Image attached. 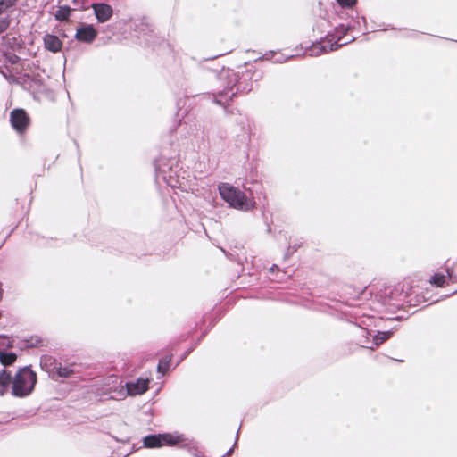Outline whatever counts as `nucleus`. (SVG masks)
<instances>
[{
  "label": "nucleus",
  "mask_w": 457,
  "mask_h": 457,
  "mask_svg": "<svg viewBox=\"0 0 457 457\" xmlns=\"http://www.w3.org/2000/svg\"><path fill=\"white\" fill-rule=\"evenodd\" d=\"M36 383V372L29 367L21 368L11 379L12 394L15 397H26L33 392Z\"/></svg>",
  "instance_id": "nucleus-1"
},
{
  "label": "nucleus",
  "mask_w": 457,
  "mask_h": 457,
  "mask_svg": "<svg viewBox=\"0 0 457 457\" xmlns=\"http://www.w3.org/2000/svg\"><path fill=\"white\" fill-rule=\"evenodd\" d=\"M219 192L221 198L235 209L247 212L255 206V202L253 199L248 198L244 192L230 184L220 185Z\"/></svg>",
  "instance_id": "nucleus-2"
},
{
  "label": "nucleus",
  "mask_w": 457,
  "mask_h": 457,
  "mask_svg": "<svg viewBox=\"0 0 457 457\" xmlns=\"http://www.w3.org/2000/svg\"><path fill=\"white\" fill-rule=\"evenodd\" d=\"M183 440L181 435L179 434H162L147 436L144 439L145 447L154 448L161 447L163 445H174Z\"/></svg>",
  "instance_id": "nucleus-3"
},
{
  "label": "nucleus",
  "mask_w": 457,
  "mask_h": 457,
  "mask_svg": "<svg viewBox=\"0 0 457 457\" xmlns=\"http://www.w3.org/2000/svg\"><path fill=\"white\" fill-rule=\"evenodd\" d=\"M11 123L18 132H22L29 125V118L21 109L13 110L11 112Z\"/></svg>",
  "instance_id": "nucleus-4"
},
{
  "label": "nucleus",
  "mask_w": 457,
  "mask_h": 457,
  "mask_svg": "<svg viewBox=\"0 0 457 457\" xmlns=\"http://www.w3.org/2000/svg\"><path fill=\"white\" fill-rule=\"evenodd\" d=\"M92 9L97 21L104 23L109 21L112 14L113 10L111 5L104 3H96L92 4Z\"/></svg>",
  "instance_id": "nucleus-5"
},
{
  "label": "nucleus",
  "mask_w": 457,
  "mask_h": 457,
  "mask_svg": "<svg viewBox=\"0 0 457 457\" xmlns=\"http://www.w3.org/2000/svg\"><path fill=\"white\" fill-rule=\"evenodd\" d=\"M126 387L129 395H142L148 389V380L139 378L136 382L127 383Z\"/></svg>",
  "instance_id": "nucleus-6"
},
{
  "label": "nucleus",
  "mask_w": 457,
  "mask_h": 457,
  "mask_svg": "<svg viewBox=\"0 0 457 457\" xmlns=\"http://www.w3.org/2000/svg\"><path fill=\"white\" fill-rule=\"evenodd\" d=\"M96 35L97 32L92 25H86L77 29L76 38L82 42L91 43Z\"/></svg>",
  "instance_id": "nucleus-7"
},
{
  "label": "nucleus",
  "mask_w": 457,
  "mask_h": 457,
  "mask_svg": "<svg viewBox=\"0 0 457 457\" xmlns=\"http://www.w3.org/2000/svg\"><path fill=\"white\" fill-rule=\"evenodd\" d=\"M44 44L45 47L53 53L59 52L62 46L58 37L49 34L44 37Z\"/></svg>",
  "instance_id": "nucleus-8"
},
{
  "label": "nucleus",
  "mask_w": 457,
  "mask_h": 457,
  "mask_svg": "<svg viewBox=\"0 0 457 457\" xmlns=\"http://www.w3.org/2000/svg\"><path fill=\"white\" fill-rule=\"evenodd\" d=\"M353 39V37L346 38V39H345L344 37H338L337 41H336L335 43L325 42L321 46V49L323 52L334 51V50H337L338 47L351 42Z\"/></svg>",
  "instance_id": "nucleus-9"
},
{
  "label": "nucleus",
  "mask_w": 457,
  "mask_h": 457,
  "mask_svg": "<svg viewBox=\"0 0 457 457\" xmlns=\"http://www.w3.org/2000/svg\"><path fill=\"white\" fill-rule=\"evenodd\" d=\"M58 363L56 360L51 356L45 355L41 358L40 365L42 369L47 371L49 374H54V365Z\"/></svg>",
  "instance_id": "nucleus-10"
},
{
  "label": "nucleus",
  "mask_w": 457,
  "mask_h": 457,
  "mask_svg": "<svg viewBox=\"0 0 457 457\" xmlns=\"http://www.w3.org/2000/svg\"><path fill=\"white\" fill-rule=\"evenodd\" d=\"M11 384L10 374L5 370H0V395H4Z\"/></svg>",
  "instance_id": "nucleus-11"
},
{
  "label": "nucleus",
  "mask_w": 457,
  "mask_h": 457,
  "mask_svg": "<svg viewBox=\"0 0 457 457\" xmlns=\"http://www.w3.org/2000/svg\"><path fill=\"white\" fill-rule=\"evenodd\" d=\"M54 374L60 378H69L73 374L71 366H63L60 362L54 365Z\"/></svg>",
  "instance_id": "nucleus-12"
},
{
  "label": "nucleus",
  "mask_w": 457,
  "mask_h": 457,
  "mask_svg": "<svg viewBox=\"0 0 457 457\" xmlns=\"http://www.w3.org/2000/svg\"><path fill=\"white\" fill-rule=\"evenodd\" d=\"M392 335L390 331L378 332V334L374 337L373 345H366L367 348L373 349V345L378 346L382 344L384 341L387 340Z\"/></svg>",
  "instance_id": "nucleus-13"
},
{
  "label": "nucleus",
  "mask_w": 457,
  "mask_h": 457,
  "mask_svg": "<svg viewBox=\"0 0 457 457\" xmlns=\"http://www.w3.org/2000/svg\"><path fill=\"white\" fill-rule=\"evenodd\" d=\"M17 355L13 353H1L0 362L4 366H9L16 361Z\"/></svg>",
  "instance_id": "nucleus-14"
},
{
  "label": "nucleus",
  "mask_w": 457,
  "mask_h": 457,
  "mask_svg": "<svg viewBox=\"0 0 457 457\" xmlns=\"http://www.w3.org/2000/svg\"><path fill=\"white\" fill-rule=\"evenodd\" d=\"M71 9L69 6H61L55 13V18L58 21H65L71 15Z\"/></svg>",
  "instance_id": "nucleus-15"
},
{
  "label": "nucleus",
  "mask_w": 457,
  "mask_h": 457,
  "mask_svg": "<svg viewBox=\"0 0 457 457\" xmlns=\"http://www.w3.org/2000/svg\"><path fill=\"white\" fill-rule=\"evenodd\" d=\"M15 0H0V15L13 6Z\"/></svg>",
  "instance_id": "nucleus-16"
},
{
  "label": "nucleus",
  "mask_w": 457,
  "mask_h": 457,
  "mask_svg": "<svg viewBox=\"0 0 457 457\" xmlns=\"http://www.w3.org/2000/svg\"><path fill=\"white\" fill-rule=\"evenodd\" d=\"M445 277L442 274H435L430 282L437 287H442L445 284Z\"/></svg>",
  "instance_id": "nucleus-17"
},
{
  "label": "nucleus",
  "mask_w": 457,
  "mask_h": 457,
  "mask_svg": "<svg viewBox=\"0 0 457 457\" xmlns=\"http://www.w3.org/2000/svg\"><path fill=\"white\" fill-rule=\"evenodd\" d=\"M169 365H170V360H168L167 358L162 359L159 361V364L157 367L158 371L162 372V373H165V371L169 369Z\"/></svg>",
  "instance_id": "nucleus-18"
},
{
  "label": "nucleus",
  "mask_w": 457,
  "mask_h": 457,
  "mask_svg": "<svg viewBox=\"0 0 457 457\" xmlns=\"http://www.w3.org/2000/svg\"><path fill=\"white\" fill-rule=\"evenodd\" d=\"M337 1L339 4V5H341L342 7H347V8L353 7L356 3V0H337Z\"/></svg>",
  "instance_id": "nucleus-19"
},
{
  "label": "nucleus",
  "mask_w": 457,
  "mask_h": 457,
  "mask_svg": "<svg viewBox=\"0 0 457 457\" xmlns=\"http://www.w3.org/2000/svg\"><path fill=\"white\" fill-rule=\"evenodd\" d=\"M9 27L8 19H0V34Z\"/></svg>",
  "instance_id": "nucleus-20"
},
{
  "label": "nucleus",
  "mask_w": 457,
  "mask_h": 457,
  "mask_svg": "<svg viewBox=\"0 0 457 457\" xmlns=\"http://www.w3.org/2000/svg\"><path fill=\"white\" fill-rule=\"evenodd\" d=\"M276 268H277V266H276V265L272 266V267L270 268V271H273Z\"/></svg>",
  "instance_id": "nucleus-21"
}]
</instances>
